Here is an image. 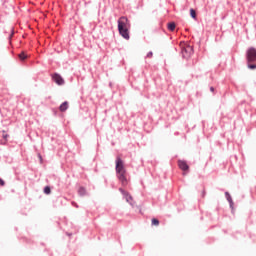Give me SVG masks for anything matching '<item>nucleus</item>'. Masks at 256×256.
Returning a JSON list of instances; mask_svg holds the SVG:
<instances>
[{"label": "nucleus", "mask_w": 256, "mask_h": 256, "mask_svg": "<svg viewBox=\"0 0 256 256\" xmlns=\"http://www.w3.org/2000/svg\"><path fill=\"white\" fill-rule=\"evenodd\" d=\"M129 29H131V24L129 23V19L127 17L122 16L118 19V31L123 37V39H126L129 41L130 36H129Z\"/></svg>", "instance_id": "nucleus-1"}, {"label": "nucleus", "mask_w": 256, "mask_h": 256, "mask_svg": "<svg viewBox=\"0 0 256 256\" xmlns=\"http://www.w3.org/2000/svg\"><path fill=\"white\" fill-rule=\"evenodd\" d=\"M180 47L182 49L181 53L184 59H189V57L193 55V46L183 42L180 44Z\"/></svg>", "instance_id": "nucleus-2"}, {"label": "nucleus", "mask_w": 256, "mask_h": 256, "mask_svg": "<svg viewBox=\"0 0 256 256\" xmlns=\"http://www.w3.org/2000/svg\"><path fill=\"white\" fill-rule=\"evenodd\" d=\"M246 61L247 63H255L256 61V48L250 47L246 51Z\"/></svg>", "instance_id": "nucleus-3"}, {"label": "nucleus", "mask_w": 256, "mask_h": 256, "mask_svg": "<svg viewBox=\"0 0 256 256\" xmlns=\"http://www.w3.org/2000/svg\"><path fill=\"white\" fill-rule=\"evenodd\" d=\"M116 173L117 175H123L127 173V170H125V165L123 164V160H121L120 157H117L116 159Z\"/></svg>", "instance_id": "nucleus-4"}, {"label": "nucleus", "mask_w": 256, "mask_h": 256, "mask_svg": "<svg viewBox=\"0 0 256 256\" xmlns=\"http://www.w3.org/2000/svg\"><path fill=\"white\" fill-rule=\"evenodd\" d=\"M178 167L183 171L182 175L185 177L187 173L189 172V164H187V161L185 160H178Z\"/></svg>", "instance_id": "nucleus-5"}, {"label": "nucleus", "mask_w": 256, "mask_h": 256, "mask_svg": "<svg viewBox=\"0 0 256 256\" xmlns=\"http://www.w3.org/2000/svg\"><path fill=\"white\" fill-rule=\"evenodd\" d=\"M119 191L122 193L127 203H130V205H133V196H130L129 192L125 191L123 188H120Z\"/></svg>", "instance_id": "nucleus-6"}, {"label": "nucleus", "mask_w": 256, "mask_h": 256, "mask_svg": "<svg viewBox=\"0 0 256 256\" xmlns=\"http://www.w3.org/2000/svg\"><path fill=\"white\" fill-rule=\"evenodd\" d=\"M52 79L54 82H56L57 85H65V80L63 79V77H61V75L57 73L52 75Z\"/></svg>", "instance_id": "nucleus-7"}, {"label": "nucleus", "mask_w": 256, "mask_h": 256, "mask_svg": "<svg viewBox=\"0 0 256 256\" xmlns=\"http://www.w3.org/2000/svg\"><path fill=\"white\" fill-rule=\"evenodd\" d=\"M117 178L119 179L121 185H123V187H126V185H128L129 180H127V173L125 174H117Z\"/></svg>", "instance_id": "nucleus-8"}, {"label": "nucleus", "mask_w": 256, "mask_h": 256, "mask_svg": "<svg viewBox=\"0 0 256 256\" xmlns=\"http://www.w3.org/2000/svg\"><path fill=\"white\" fill-rule=\"evenodd\" d=\"M60 111L63 113L65 111H67V109H69V103L68 102H63L60 107H59Z\"/></svg>", "instance_id": "nucleus-9"}, {"label": "nucleus", "mask_w": 256, "mask_h": 256, "mask_svg": "<svg viewBox=\"0 0 256 256\" xmlns=\"http://www.w3.org/2000/svg\"><path fill=\"white\" fill-rule=\"evenodd\" d=\"M18 57H19L20 61H25V59H27V57H29V56L27 55L26 52H21V53L18 55Z\"/></svg>", "instance_id": "nucleus-10"}, {"label": "nucleus", "mask_w": 256, "mask_h": 256, "mask_svg": "<svg viewBox=\"0 0 256 256\" xmlns=\"http://www.w3.org/2000/svg\"><path fill=\"white\" fill-rule=\"evenodd\" d=\"M2 133L3 140H1V143L2 145H5L7 143V137H9V135L5 131H3Z\"/></svg>", "instance_id": "nucleus-11"}, {"label": "nucleus", "mask_w": 256, "mask_h": 256, "mask_svg": "<svg viewBox=\"0 0 256 256\" xmlns=\"http://www.w3.org/2000/svg\"><path fill=\"white\" fill-rule=\"evenodd\" d=\"M167 27H168L169 31H175L176 24H175V22H170V23H168Z\"/></svg>", "instance_id": "nucleus-12"}, {"label": "nucleus", "mask_w": 256, "mask_h": 256, "mask_svg": "<svg viewBox=\"0 0 256 256\" xmlns=\"http://www.w3.org/2000/svg\"><path fill=\"white\" fill-rule=\"evenodd\" d=\"M190 15L192 19H197V13L195 12V9H190Z\"/></svg>", "instance_id": "nucleus-13"}, {"label": "nucleus", "mask_w": 256, "mask_h": 256, "mask_svg": "<svg viewBox=\"0 0 256 256\" xmlns=\"http://www.w3.org/2000/svg\"><path fill=\"white\" fill-rule=\"evenodd\" d=\"M44 193H45L46 195H51V187L46 186V187L44 188Z\"/></svg>", "instance_id": "nucleus-14"}, {"label": "nucleus", "mask_w": 256, "mask_h": 256, "mask_svg": "<svg viewBox=\"0 0 256 256\" xmlns=\"http://www.w3.org/2000/svg\"><path fill=\"white\" fill-rule=\"evenodd\" d=\"M152 225H154L155 227H159V220L156 218L152 219Z\"/></svg>", "instance_id": "nucleus-15"}, {"label": "nucleus", "mask_w": 256, "mask_h": 256, "mask_svg": "<svg viewBox=\"0 0 256 256\" xmlns=\"http://www.w3.org/2000/svg\"><path fill=\"white\" fill-rule=\"evenodd\" d=\"M78 193H79V195H85V193H86L85 188H83V187L79 188Z\"/></svg>", "instance_id": "nucleus-16"}, {"label": "nucleus", "mask_w": 256, "mask_h": 256, "mask_svg": "<svg viewBox=\"0 0 256 256\" xmlns=\"http://www.w3.org/2000/svg\"><path fill=\"white\" fill-rule=\"evenodd\" d=\"M248 69H256V64L248 63Z\"/></svg>", "instance_id": "nucleus-17"}, {"label": "nucleus", "mask_w": 256, "mask_h": 256, "mask_svg": "<svg viewBox=\"0 0 256 256\" xmlns=\"http://www.w3.org/2000/svg\"><path fill=\"white\" fill-rule=\"evenodd\" d=\"M0 186L1 187H5V181L3 179L0 178Z\"/></svg>", "instance_id": "nucleus-18"}, {"label": "nucleus", "mask_w": 256, "mask_h": 256, "mask_svg": "<svg viewBox=\"0 0 256 256\" xmlns=\"http://www.w3.org/2000/svg\"><path fill=\"white\" fill-rule=\"evenodd\" d=\"M225 195L227 196L228 201H231V196L229 195V192H226Z\"/></svg>", "instance_id": "nucleus-19"}, {"label": "nucleus", "mask_w": 256, "mask_h": 256, "mask_svg": "<svg viewBox=\"0 0 256 256\" xmlns=\"http://www.w3.org/2000/svg\"><path fill=\"white\" fill-rule=\"evenodd\" d=\"M147 57H148L149 59H151V57H153V52H149V53L147 54Z\"/></svg>", "instance_id": "nucleus-20"}, {"label": "nucleus", "mask_w": 256, "mask_h": 256, "mask_svg": "<svg viewBox=\"0 0 256 256\" xmlns=\"http://www.w3.org/2000/svg\"><path fill=\"white\" fill-rule=\"evenodd\" d=\"M210 91L213 93V91H215V88L210 87Z\"/></svg>", "instance_id": "nucleus-21"}]
</instances>
